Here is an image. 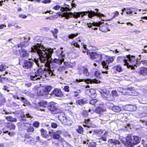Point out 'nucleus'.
<instances>
[{"label": "nucleus", "instance_id": "17", "mask_svg": "<svg viewBox=\"0 0 147 147\" xmlns=\"http://www.w3.org/2000/svg\"><path fill=\"white\" fill-rule=\"evenodd\" d=\"M59 119L63 124L65 123L66 121V120L67 118L63 114H61L58 116Z\"/></svg>", "mask_w": 147, "mask_h": 147}, {"label": "nucleus", "instance_id": "46", "mask_svg": "<svg viewBox=\"0 0 147 147\" xmlns=\"http://www.w3.org/2000/svg\"><path fill=\"white\" fill-rule=\"evenodd\" d=\"M107 106L109 108L111 109L112 110V109L113 107L115 106L113 104L111 103L108 102L107 103Z\"/></svg>", "mask_w": 147, "mask_h": 147}, {"label": "nucleus", "instance_id": "13", "mask_svg": "<svg viewBox=\"0 0 147 147\" xmlns=\"http://www.w3.org/2000/svg\"><path fill=\"white\" fill-rule=\"evenodd\" d=\"M49 109L53 114H56L60 112V110L56 106L52 105L49 107Z\"/></svg>", "mask_w": 147, "mask_h": 147}, {"label": "nucleus", "instance_id": "16", "mask_svg": "<svg viewBox=\"0 0 147 147\" xmlns=\"http://www.w3.org/2000/svg\"><path fill=\"white\" fill-rule=\"evenodd\" d=\"M140 140V138H139L138 136H133V138L132 139V146L139 143Z\"/></svg>", "mask_w": 147, "mask_h": 147}, {"label": "nucleus", "instance_id": "56", "mask_svg": "<svg viewBox=\"0 0 147 147\" xmlns=\"http://www.w3.org/2000/svg\"><path fill=\"white\" fill-rule=\"evenodd\" d=\"M113 96H117L118 94L117 91L115 90H113L111 92Z\"/></svg>", "mask_w": 147, "mask_h": 147}, {"label": "nucleus", "instance_id": "21", "mask_svg": "<svg viewBox=\"0 0 147 147\" xmlns=\"http://www.w3.org/2000/svg\"><path fill=\"white\" fill-rule=\"evenodd\" d=\"M83 126L87 127H93L94 126L92 125L90 120L89 119H85L84 122Z\"/></svg>", "mask_w": 147, "mask_h": 147}, {"label": "nucleus", "instance_id": "38", "mask_svg": "<svg viewBox=\"0 0 147 147\" xmlns=\"http://www.w3.org/2000/svg\"><path fill=\"white\" fill-rule=\"evenodd\" d=\"M114 69L118 72H121L123 71L121 66L119 65H117L114 67Z\"/></svg>", "mask_w": 147, "mask_h": 147}, {"label": "nucleus", "instance_id": "54", "mask_svg": "<svg viewBox=\"0 0 147 147\" xmlns=\"http://www.w3.org/2000/svg\"><path fill=\"white\" fill-rule=\"evenodd\" d=\"M51 127L53 128H56L57 127V124L55 123H52L51 124Z\"/></svg>", "mask_w": 147, "mask_h": 147}, {"label": "nucleus", "instance_id": "59", "mask_svg": "<svg viewBox=\"0 0 147 147\" xmlns=\"http://www.w3.org/2000/svg\"><path fill=\"white\" fill-rule=\"evenodd\" d=\"M104 130H99L96 131V134L97 135H100L102 134L103 133Z\"/></svg>", "mask_w": 147, "mask_h": 147}, {"label": "nucleus", "instance_id": "6", "mask_svg": "<svg viewBox=\"0 0 147 147\" xmlns=\"http://www.w3.org/2000/svg\"><path fill=\"white\" fill-rule=\"evenodd\" d=\"M122 141L126 146L129 147L132 146V137L130 135H128L126 137L123 138Z\"/></svg>", "mask_w": 147, "mask_h": 147}, {"label": "nucleus", "instance_id": "3", "mask_svg": "<svg viewBox=\"0 0 147 147\" xmlns=\"http://www.w3.org/2000/svg\"><path fill=\"white\" fill-rule=\"evenodd\" d=\"M51 89L52 87L51 86L40 87L36 89V93L37 96H45L49 95Z\"/></svg>", "mask_w": 147, "mask_h": 147}, {"label": "nucleus", "instance_id": "58", "mask_svg": "<svg viewBox=\"0 0 147 147\" xmlns=\"http://www.w3.org/2000/svg\"><path fill=\"white\" fill-rule=\"evenodd\" d=\"M21 100L23 102H24V105L25 106H26L25 104H27L28 102L25 99L24 97H22Z\"/></svg>", "mask_w": 147, "mask_h": 147}, {"label": "nucleus", "instance_id": "24", "mask_svg": "<svg viewBox=\"0 0 147 147\" xmlns=\"http://www.w3.org/2000/svg\"><path fill=\"white\" fill-rule=\"evenodd\" d=\"M21 117L22 118V120L23 121L26 120L25 118H30V119H31L33 118V117L31 116V115L29 114H27L25 115H21Z\"/></svg>", "mask_w": 147, "mask_h": 147}, {"label": "nucleus", "instance_id": "23", "mask_svg": "<svg viewBox=\"0 0 147 147\" xmlns=\"http://www.w3.org/2000/svg\"><path fill=\"white\" fill-rule=\"evenodd\" d=\"M64 61L63 59H54L52 61V62L55 63L58 65H61Z\"/></svg>", "mask_w": 147, "mask_h": 147}, {"label": "nucleus", "instance_id": "22", "mask_svg": "<svg viewBox=\"0 0 147 147\" xmlns=\"http://www.w3.org/2000/svg\"><path fill=\"white\" fill-rule=\"evenodd\" d=\"M6 127L10 130H14L15 129V126L12 123L8 124L6 126Z\"/></svg>", "mask_w": 147, "mask_h": 147}, {"label": "nucleus", "instance_id": "39", "mask_svg": "<svg viewBox=\"0 0 147 147\" xmlns=\"http://www.w3.org/2000/svg\"><path fill=\"white\" fill-rule=\"evenodd\" d=\"M47 102L43 101L39 103L38 105L40 107H45L47 106Z\"/></svg>", "mask_w": 147, "mask_h": 147}, {"label": "nucleus", "instance_id": "40", "mask_svg": "<svg viewBox=\"0 0 147 147\" xmlns=\"http://www.w3.org/2000/svg\"><path fill=\"white\" fill-rule=\"evenodd\" d=\"M72 123V121L69 119V118H67L66 120V121L65 122L64 125H66L69 126L71 125Z\"/></svg>", "mask_w": 147, "mask_h": 147}, {"label": "nucleus", "instance_id": "27", "mask_svg": "<svg viewBox=\"0 0 147 147\" xmlns=\"http://www.w3.org/2000/svg\"><path fill=\"white\" fill-rule=\"evenodd\" d=\"M127 107H128V111H134L136 109V107L132 105H127Z\"/></svg>", "mask_w": 147, "mask_h": 147}, {"label": "nucleus", "instance_id": "9", "mask_svg": "<svg viewBox=\"0 0 147 147\" xmlns=\"http://www.w3.org/2000/svg\"><path fill=\"white\" fill-rule=\"evenodd\" d=\"M124 57H123L119 56L117 58V60L118 61H123L124 63H125L124 65H127V67L128 68H131V69H134V67L132 65H129V63L127 62V60L124 59H123Z\"/></svg>", "mask_w": 147, "mask_h": 147}, {"label": "nucleus", "instance_id": "4", "mask_svg": "<svg viewBox=\"0 0 147 147\" xmlns=\"http://www.w3.org/2000/svg\"><path fill=\"white\" fill-rule=\"evenodd\" d=\"M115 58L114 56L109 57L105 61H103L101 63L103 67L106 70L108 69L109 65L113 62Z\"/></svg>", "mask_w": 147, "mask_h": 147}, {"label": "nucleus", "instance_id": "53", "mask_svg": "<svg viewBox=\"0 0 147 147\" xmlns=\"http://www.w3.org/2000/svg\"><path fill=\"white\" fill-rule=\"evenodd\" d=\"M65 67L64 66H62L60 67L58 69V71L61 72L62 71H64L65 69Z\"/></svg>", "mask_w": 147, "mask_h": 147}, {"label": "nucleus", "instance_id": "32", "mask_svg": "<svg viewBox=\"0 0 147 147\" xmlns=\"http://www.w3.org/2000/svg\"><path fill=\"white\" fill-rule=\"evenodd\" d=\"M66 6L65 7H61V10L62 11H65L67 10L70 11L71 9L70 8V6L69 5H65Z\"/></svg>", "mask_w": 147, "mask_h": 147}, {"label": "nucleus", "instance_id": "29", "mask_svg": "<svg viewBox=\"0 0 147 147\" xmlns=\"http://www.w3.org/2000/svg\"><path fill=\"white\" fill-rule=\"evenodd\" d=\"M127 57L129 59V61L130 62H134L136 61L135 56L128 55H127Z\"/></svg>", "mask_w": 147, "mask_h": 147}, {"label": "nucleus", "instance_id": "14", "mask_svg": "<svg viewBox=\"0 0 147 147\" xmlns=\"http://www.w3.org/2000/svg\"><path fill=\"white\" fill-rule=\"evenodd\" d=\"M102 23L101 22H93L92 23H87L86 25L88 26V27L89 28H91L92 29H94V30H97V28H92V25L94 26H100L101 24Z\"/></svg>", "mask_w": 147, "mask_h": 147}, {"label": "nucleus", "instance_id": "30", "mask_svg": "<svg viewBox=\"0 0 147 147\" xmlns=\"http://www.w3.org/2000/svg\"><path fill=\"white\" fill-rule=\"evenodd\" d=\"M51 32L52 33L54 37L56 39H57V34L58 32V30L56 28H55L52 30H51Z\"/></svg>", "mask_w": 147, "mask_h": 147}, {"label": "nucleus", "instance_id": "25", "mask_svg": "<svg viewBox=\"0 0 147 147\" xmlns=\"http://www.w3.org/2000/svg\"><path fill=\"white\" fill-rule=\"evenodd\" d=\"M147 69L146 68H141L139 74L140 75H145L147 74Z\"/></svg>", "mask_w": 147, "mask_h": 147}, {"label": "nucleus", "instance_id": "64", "mask_svg": "<svg viewBox=\"0 0 147 147\" xmlns=\"http://www.w3.org/2000/svg\"><path fill=\"white\" fill-rule=\"evenodd\" d=\"M80 92H78L77 91H75L73 92V93L74 94V96H77L78 95V94L80 93Z\"/></svg>", "mask_w": 147, "mask_h": 147}, {"label": "nucleus", "instance_id": "61", "mask_svg": "<svg viewBox=\"0 0 147 147\" xmlns=\"http://www.w3.org/2000/svg\"><path fill=\"white\" fill-rule=\"evenodd\" d=\"M102 109L100 108L99 107L96 108V112H98V113H100V112H102Z\"/></svg>", "mask_w": 147, "mask_h": 147}, {"label": "nucleus", "instance_id": "34", "mask_svg": "<svg viewBox=\"0 0 147 147\" xmlns=\"http://www.w3.org/2000/svg\"><path fill=\"white\" fill-rule=\"evenodd\" d=\"M24 138L26 139L25 141L26 140L28 141V139H29V140L31 141L33 140V138L32 137L30 136L28 134H26L24 136ZM28 142L29 143V141L28 140Z\"/></svg>", "mask_w": 147, "mask_h": 147}, {"label": "nucleus", "instance_id": "19", "mask_svg": "<svg viewBox=\"0 0 147 147\" xmlns=\"http://www.w3.org/2000/svg\"><path fill=\"white\" fill-rule=\"evenodd\" d=\"M109 136V132L107 131H106L104 133L103 135H102L99 140V142H101L102 140L105 141H107V138Z\"/></svg>", "mask_w": 147, "mask_h": 147}, {"label": "nucleus", "instance_id": "11", "mask_svg": "<svg viewBox=\"0 0 147 147\" xmlns=\"http://www.w3.org/2000/svg\"><path fill=\"white\" fill-rule=\"evenodd\" d=\"M124 94L134 96L136 95L137 93L135 90H133L132 88H129L127 89H125Z\"/></svg>", "mask_w": 147, "mask_h": 147}, {"label": "nucleus", "instance_id": "5", "mask_svg": "<svg viewBox=\"0 0 147 147\" xmlns=\"http://www.w3.org/2000/svg\"><path fill=\"white\" fill-rule=\"evenodd\" d=\"M78 74L81 76L83 75L85 76H88L90 74L88 69L84 67H79L77 69Z\"/></svg>", "mask_w": 147, "mask_h": 147}, {"label": "nucleus", "instance_id": "10", "mask_svg": "<svg viewBox=\"0 0 147 147\" xmlns=\"http://www.w3.org/2000/svg\"><path fill=\"white\" fill-rule=\"evenodd\" d=\"M76 81L79 82L84 81V82H86V83L87 84L92 83L98 84L100 83V81H99L98 80L96 79H88L86 80H84L83 79L79 80L77 79L76 80Z\"/></svg>", "mask_w": 147, "mask_h": 147}, {"label": "nucleus", "instance_id": "35", "mask_svg": "<svg viewBox=\"0 0 147 147\" xmlns=\"http://www.w3.org/2000/svg\"><path fill=\"white\" fill-rule=\"evenodd\" d=\"M6 119L8 121L16 122L17 120L16 118H13L11 116H8L6 117Z\"/></svg>", "mask_w": 147, "mask_h": 147}, {"label": "nucleus", "instance_id": "26", "mask_svg": "<svg viewBox=\"0 0 147 147\" xmlns=\"http://www.w3.org/2000/svg\"><path fill=\"white\" fill-rule=\"evenodd\" d=\"M108 142L109 144H113L114 145L119 144L120 143L119 141L116 140L110 139L108 141Z\"/></svg>", "mask_w": 147, "mask_h": 147}, {"label": "nucleus", "instance_id": "7", "mask_svg": "<svg viewBox=\"0 0 147 147\" xmlns=\"http://www.w3.org/2000/svg\"><path fill=\"white\" fill-rule=\"evenodd\" d=\"M33 62V61H28L27 60H24L23 64L20 61L19 64L22 65V66L25 69H30L32 67Z\"/></svg>", "mask_w": 147, "mask_h": 147}, {"label": "nucleus", "instance_id": "41", "mask_svg": "<svg viewBox=\"0 0 147 147\" xmlns=\"http://www.w3.org/2000/svg\"><path fill=\"white\" fill-rule=\"evenodd\" d=\"M71 46L74 45L75 47L78 48H80V47L79 43L78 42H73L71 43Z\"/></svg>", "mask_w": 147, "mask_h": 147}, {"label": "nucleus", "instance_id": "51", "mask_svg": "<svg viewBox=\"0 0 147 147\" xmlns=\"http://www.w3.org/2000/svg\"><path fill=\"white\" fill-rule=\"evenodd\" d=\"M125 89H123L121 88H119L117 89V91L119 92H121L124 94V92L125 91Z\"/></svg>", "mask_w": 147, "mask_h": 147}, {"label": "nucleus", "instance_id": "57", "mask_svg": "<svg viewBox=\"0 0 147 147\" xmlns=\"http://www.w3.org/2000/svg\"><path fill=\"white\" fill-rule=\"evenodd\" d=\"M55 133L56 132L54 131H53L52 130H51L49 131V134L50 136H52L53 137Z\"/></svg>", "mask_w": 147, "mask_h": 147}, {"label": "nucleus", "instance_id": "49", "mask_svg": "<svg viewBox=\"0 0 147 147\" xmlns=\"http://www.w3.org/2000/svg\"><path fill=\"white\" fill-rule=\"evenodd\" d=\"M88 115V112L87 111H84L82 113V115L83 117H87Z\"/></svg>", "mask_w": 147, "mask_h": 147}, {"label": "nucleus", "instance_id": "48", "mask_svg": "<svg viewBox=\"0 0 147 147\" xmlns=\"http://www.w3.org/2000/svg\"><path fill=\"white\" fill-rule=\"evenodd\" d=\"M95 76L97 78H100L101 74L99 71H96L94 73Z\"/></svg>", "mask_w": 147, "mask_h": 147}, {"label": "nucleus", "instance_id": "36", "mask_svg": "<svg viewBox=\"0 0 147 147\" xmlns=\"http://www.w3.org/2000/svg\"><path fill=\"white\" fill-rule=\"evenodd\" d=\"M41 135L44 138H46L48 135L47 134V133L46 131L44 130L43 129H41Z\"/></svg>", "mask_w": 147, "mask_h": 147}, {"label": "nucleus", "instance_id": "28", "mask_svg": "<svg viewBox=\"0 0 147 147\" xmlns=\"http://www.w3.org/2000/svg\"><path fill=\"white\" fill-rule=\"evenodd\" d=\"M90 104L98 105L100 103V101L95 99H91L90 101Z\"/></svg>", "mask_w": 147, "mask_h": 147}, {"label": "nucleus", "instance_id": "47", "mask_svg": "<svg viewBox=\"0 0 147 147\" xmlns=\"http://www.w3.org/2000/svg\"><path fill=\"white\" fill-rule=\"evenodd\" d=\"M87 144H89L88 146L90 147H95L96 145V143L94 142H91L88 144V142Z\"/></svg>", "mask_w": 147, "mask_h": 147}, {"label": "nucleus", "instance_id": "37", "mask_svg": "<svg viewBox=\"0 0 147 147\" xmlns=\"http://www.w3.org/2000/svg\"><path fill=\"white\" fill-rule=\"evenodd\" d=\"M103 55L97 53L95 59H97L98 61H101L102 59V56Z\"/></svg>", "mask_w": 147, "mask_h": 147}, {"label": "nucleus", "instance_id": "63", "mask_svg": "<svg viewBox=\"0 0 147 147\" xmlns=\"http://www.w3.org/2000/svg\"><path fill=\"white\" fill-rule=\"evenodd\" d=\"M60 7L59 5H57L54 7L53 9L56 10H58L60 9Z\"/></svg>", "mask_w": 147, "mask_h": 147}, {"label": "nucleus", "instance_id": "44", "mask_svg": "<svg viewBox=\"0 0 147 147\" xmlns=\"http://www.w3.org/2000/svg\"><path fill=\"white\" fill-rule=\"evenodd\" d=\"M34 130V129L33 127L32 126H29L27 129V131L28 132H32Z\"/></svg>", "mask_w": 147, "mask_h": 147}, {"label": "nucleus", "instance_id": "52", "mask_svg": "<svg viewBox=\"0 0 147 147\" xmlns=\"http://www.w3.org/2000/svg\"><path fill=\"white\" fill-rule=\"evenodd\" d=\"M69 87L68 86H64L63 89L65 92H68L69 91Z\"/></svg>", "mask_w": 147, "mask_h": 147}, {"label": "nucleus", "instance_id": "1", "mask_svg": "<svg viewBox=\"0 0 147 147\" xmlns=\"http://www.w3.org/2000/svg\"><path fill=\"white\" fill-rule=\"evenodd\" d=\"M31 51L36 52L40 57L39 59H34V61L37 65L38 67L43 66L40 64V63L43 62L45 67L43 70L41 69H38L34 75L31 76V80L34 81L40 79L41 78H44L47 77L55 76V70L51 68L50 65L51 58L53 52V49H46L43 46L37 44L31 48Z\"/></svg>", "mask_w": 147, "mask_h": 147}, {"label": "nucleus", "instance_id": "12", "mask_svg": "<svg viewBox=\"0 0 147 147\" xmlns=\"http://www.w3.org/2000/svg\"><path fill=\"white\" fill-rule=\"evenodd\" d=\"M52 93L53 95H54L57 97H61L63 95V94L61 90L57 88H55L53 91Z\"/></svg>", "mask_w": 147, "mask_h": 147}, {"label": "nucleus", "instance_id": "50", "mask_svg": "<svg viewBox=\"0 0 147 147\" xmlns=\"http://www.w3.org/2000/svg\"><path fill=\"white\" fill-rule=\"evenodd\" d=\"M53 137L54 139H58L59 138L60 136L59 134H56L55 133V134H54V135L53 136Z\"/></svg>", "mask_w": 147, "mask_h": 147}, {"label": "nucleus", "instance_id": "8", "mask_svg": "<svg viewBox=\"0 0 147 147\" xmlns=\"http://www.w3.org/2000/svg\"><path fill=\"white\" fill-rule=\"evenodd\" d=\"M18 52L16 53V54H18L20 53L21 57L25 58H27L28 57L30 52V51H27L24 49H22L21 51L19 50H18Z\"/></svg>", "mask_w": 147, "mask_h": 147}, {"label": "nucleus", "instance_id": "18", "mask_svg": "<svg viewBox=\"0 0 147 147\" xmlns=\"http://www.w3.org/2000/svg\"><path fill=\"white\" fill-rule=\"evenodd\" d=\"M100 92L103 98H105L106 99H109L108 100H113L114 99V98H113L112 99L109 98L108 96H111V95L109 94H108L107 92H103V91H102L101 92Z\"/></svg>", "mask_w": 147, "mask_h": 147}, {"label": "nucleus", "instance_id": "20", "mask_svg": "<svg viewBox=\"0 0 147 147\" xmlns=\"http://www.w3.org/2000/svg\"><path fill=\"white\" fill-rule=\"evenodd\" d=\"M87 100L85 98H83L79 99L76 102L77 104L80 105H82L86 103L87 102Z\"/></svg>", "mask_w": 147, "mask_h": 147}, {"label": "nucleus", "instance_id": "43", "mask_svg": "<svg viewBox=\"0 0 147 147\" xmlns=\"http://www.w3.org/2000/svg\"><path fill=\"white\" fill-rule=\"evenodd\" d=\"M78 35V33L75 34H71L68 36V38L70 39H73L75 37L77 36Z\"/></svg>", "mask_w": 147, "mask_h": 147}, {"label": "nucleus", "instance_id": "2", "mask_svg": "<svg viewBox=\"0 0 147 147\" xmlns=\"http://www.w3.org/2000/svg\"><path fill=\"white\" fill-rule=\"evenodd\" d=\"M96 12H95L94 11L91 10L88 11L81 12H74L72 13V12H69L66 14V17L67 18H69L70 16H73L74 17L77 18L80 17V15L81 17H83L84 15H88V16L89 18H92L94 16H96L98 17H102L103 16V15L100 12H98V9H95Z\"/></svg>", "mask_w": 147, "mask_h": 147}, {"label": "nucleus", "instance_id": "31", "mask_svg": "<svg viewBox=\"0 0 147 147\" xmlns=\"http://www.w3.org/2000/svg\"><path fill=\"white\" fill-rule=\"evenodd\" d=\"M89 91L90 93V96L91 98H94L96 96V94L95 93V91L94 90L92 89H90L89 90Z\"/></svg>", "mask_w": 147, "mask_h": 147}, {"label": "nucleus", "instance_id": "62", "mask_svg": "<svg viewBox=\"0 0 147 147\" xmlns=\"http://www.w3.org/2000/svg\"><path fill=\"white\" fill-rule=\"evenodd\" d=\"M51 2L50 0H44L42 1V3H44L46 4L47 3H49Z\"/></svg>", "mask_w": 147, "mask_h": 147}, {"label": "nucleus", "instance_id": "15", "mask_svg": "<svg viewBox=\"0 0 147 147\" xmlns=\"http://www.w3.org/2000/svg\"><path fill=\"white\" fill-rule=\"evenodd\" d=\"M97 53L95 52H93L92 51L89 50L87 52V55L90 57V58L92 60L95 59Z\"/></svg>", "mask_w": 147, "mask_h": 147}, {"label": "nucleus", "instance_id": "42", "mask_svg": "<svg viewBox=\"0 0 147 147\" xmlns=\"http://www.w3.org/2000/svg\"><path fill=\"white\" fill-rule=\"evenodd\" d=\"M76 131L78 133L82 134L83 131V128L82 126H79L78 128L76 129Z\"/></svg>", "mask_w": 147, "mask_h": 147}, {"label": "nucleus", "instance_id": "55", "mask_svg": "<svg viewBox=\"0 0 147 147\" xmlns=\"http://www.w3.org/2000/svg\"><path fill=\"white\" fill-rule=\"evenodd\" d=\"M39 125V123L38 122L36 121L33 123V126L35 127H38Z\"/></svg>", "mask_w": 147, "mask_h": 147}, {"label": "nucleus", "instance_id": "60", "mask_svg": "<svg viewBox=\"0 0 147 147\" xmlns=\"http://www.w3.org/2000/svg\"><path fill=\"white\" fill-rule=\"evenodd\" d=\"M119 14V12L117 11H115L114 13V16L113 17V18H114L115 17L118 16Z\"/></svg>", "mask_w": 147, "mask_h": 147}, {"label": "nucleus", "instance_id": "45", "mask_svg": "<svg viewBox=\"0 0 147 147\" xmlns=\"http://www.w3.org/2000/svg\"><path fill=\"white\" fill-rule=\"evenodd\" d=\"M7 67L4 64H2L0 66V71H2L5 70Z\"/></svg>", "mask_w": 147, "mask_h": 147}, {"label": "nucleus", "instance_id": "33", "mask_svg": "<svg viewBox=\"0 0 147 147\" xmlns=\"http://www.w3.org/2000/svg\"><path fill=\"white\" fill-rule=\"evenodd\" d=\"M112 110L115 112H119L121 111V109L119 106H115L113 107Z\"/></svg>", "mask_w": 147, "mask_h": 147}]
</instances>
